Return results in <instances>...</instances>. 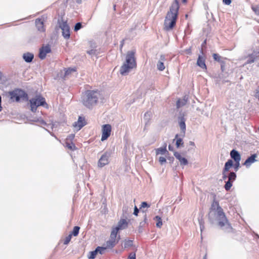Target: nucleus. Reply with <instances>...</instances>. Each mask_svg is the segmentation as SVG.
<instances>
[{"label":"nucleus","mask_w":259,"mask_h":259,"mask_svg":"<svg viewBox=\"0 0 259 259\" xmlns=\"http://www.w3.org/2000/svg\"><path fill=\"white\" fill-rule=\"evenodd\" d=\"M2 77V73L0 72V79Z\"/></svg>","instance_id":"338daca9"},{"label":"nucleus","mask_w":259,"mask_h":259,"mask_svg":"<svg viewBox=\"0 0 259 259\" xmlns=\"http://www.w3.org/2000/svg\"><path fill=\"white\" fill-rule=\"evenodd\" d=\"M179 125L181 130L184 132L186 130L185 119L184 117H180Z\"/></svg>","instance_id":"c85d7f7f"},{"label":"nucleus","mask_w":259,"mask_h":259,"mask_svg":"<svg viewBox=\"0 0 259 259\" xmlns=\"http://www.w3.org/2000/svg\"><path fill=\"white\" fill-rule=\"evenodd\" d=\"M81 27H82V24L81 23H80V22L77 23L74 26V31H78L81 28Z\"/></svg>","instance_id":"37998d69"},{"label":"nucleus","mask_w":259,"mask_h":259,"mask_svg":"<svg viewBox=\"0 0 259 259\" xmlns=\"http://www.w3.org/2000/svg\"><path fill=\"white\" fill-rule=\"evenodd\" d=\"M187 51L188 52V53L190 54L191 53L190 49H189V50H188Z\"/></svg>","instance_id":"680f3d73"},{"label":"nucleus","mask_w":259,"mask_h":259,"mask_svg":"<svg viewBox=\"0 0 259 259\" xmlns=\"http://www.w3.org/2000/svg\"><path fill=\"white\" fill-rule=\"evenodd\" d=\"M79 229H80L79 227H78V226L74 227L73 228V231L71 234H72V235H73L74 236H77L79 233Z\"/></svg>","instance_id":"c9c22d12"},{"label":"nucleus","mask_w":259,"mask_h":259,"mask_svg":"<svg viewBox=\"0 0 259 259\" xmlns=\"http://www.w3.org/2000/svg\"><path fill=\"white\" fill-rule=\"evenodd\" d=\"M119 231V230L117 229L116 227L113 228L111 231L110 237L112 238H114L115 239H117V236Z\"/></svg>","instance_id":"c756f323"},{"label":"nucleus","mask_w":259,"mask_h":259,"mask_svg":"<svg viewBox=\"0 0 259 259\" xmlns=\"http://www.w3.org/2000/svg\"><path fill=\"white\" fill-rule=\"evenodd\" d=\"M197 65L201 67L203 69H206V66L205 63V59L201 56L199 55L198 56L197 61Z\"/></svg>","instance_id":"6ab92c4d"},{"label":"nucleus","mask_w":259,"mask_h":259,"mask_svg":"<svg viewBox=\"0 0 259 259\" xmlns=\"http://www.w3.org/2000/svg\"><path fill=\"white\" fill-rule=\"evenodd\" d=\"M222 175L223 180H225L228 178V172L223 170Z\"/></svg>","instance_id":"49530a36"},{"label":"nucleus","mask_w":259,"mask_h":259,"mask_svg":"<svg viewBox=\"0 0 259 259\" xmlns=\"http://www.w3.org/2000/svg\"><path fill=\"white\" fill-rule=\"evenodd\" d=\"M239 165H240V162H239V164H238L237 162H235V164L234 165V168H235V171H237L238 169V168L239 167Z\"/></svg>","instance_id":"864d4df0"},{"label":"nucleus","mask_w":259,"mask_h":259,"mask_svg":"<svg viewBox=\"0 0 259 259\" xmlns=\"http://www.w3.org/2000/svg\"><path fill=\"white\" fill-rule=\"evenodd\" d=\"M144 217V221L140 223V226H141L144 225V224H146L147 223V218L146 214H145Z\"/></svg>","instance_id":"8fccbe9b"},{"label":"nucleus","mask_w":259,"mask_h":259,"mask_svg":"<svg viewBox=\"0 0 259 259\" xmlns=\"http://www.w3.org/2000/svg\"><path fill=\"white\" fill-rule=\"evenodd\" d=\"M198 221H199V224L200 225V228L201 231L202 232V230L204 228V222H203L202 218L200 219H199Z\"/></svg>","instance_id":"79ce46f5"},{"label":"nucleus","mask_w":259,"mask_h":259,"mask_svg":"<svg viewBox=\"0 0 259 259\" xmlns=\"http://www.w3.org/2000/svg\"><path fill=\"white\" fill-rule=\"evenodd\" d=\"M256 157L257 155L256 154L251 155V156L246 159L243 164L245 165L246 167L250 166L252 163L256 161L255 160V158Z\"/></svg>","instance_id":"f3484780"},{"label":"nucleus","mask_w":259,"mask_h":259,"mask_svg":"<svg viewBox=\"0 0 259 259\" xmlns=\"http://www.w3.org/2000/svg\"><path fill=\"white\" fill-rule=\"evenodd\" d=\"M213 59L218 62L221 61V57L218 54H213Z\"/></svg>","instance_id":"a19ab883"},{"label":"nucleus","mask_w":259,"mask_h":259,"mask_svg":"<svg viewBox=\"0 0 259 259\" xmlns=\"http://www.w3.org/2000/svg\"><path fill=\"white\" fill-rule=\"evenodd\" d=\"M175 147H168V149L170 151H174Z\"/></svg>","instance_id":"5fc2aeb1"},{"label":"nucleus","mask_w":259,"mask_h":259,"mask_svg":"<svg viewBox=\"0 0 259 259\" xmlns=\"http://www.w3.org/2000/svg\"><path fill=\"white\" fill-rule=\"evenodd\" d=\"M186 2H187V0H182V2L184 3H186Z\"/></svg>","instance_id":"e2e57ef3"},{"label":"nucleus","mask_w":259,"mask_h":259,"mask_svg":"<svg viewBox=\"0 0 259 259\" xmlns=\"http://www.w3.org/2000/svg\"><path fill=\"white\" fill-rule=\"evenodd\" d=\"M168 157H165V156H160L158 158V161L160 162V164L162 165L164 163L166 162V158Z\"/></svg>","instance_id":"58836bf2"},{"label":"nucleus","mask_w":259,"mask_h":259,"mask_svg":"<svg viewBox=\"0 0 259 259\" xmlns=\"http://www.w3.org/2000/svg\"><path fill=\"white\" fill-rule=\"evenodd\" d=\"M97 249H98V253L101 254L104 253L105 250L107 249L105 246L100 247L98 246L97 247Z\"/></svg>","instance_id":"e433bc0d"},{"label":"nucleus","mask_w":259,"mask_h":259,"mask_svg":"<svg viewBox=\"0 0 259 259\" xmlns=\"http://www.w3.org/2000/svg\"><path fill=\"white\" fill-rule=\"evenodd\" d=\"M203 259H206V255H205V256H204Z\"/></svg>","instance_id":"774afa93"},{"label":"nucleus","mask_w":259,"mask_h":259,"mask_svg":"<svg viewBox=\"0 0 259 259\" xmlns=\"http://www.w3.org/2000/svg\"><path fill=\"white\" fill-rule=\"evenodd\" d=\"M205 43H206V41L205 40V41L203 42V44H202V46L204 45L205 44Z\"/></svg>","instance_id":"0e129e2a"},{"label":"nucleus","mask_w":259,"mask_h":259,"mask_svg":"<svg viewBox=\"0 0 259 259\" xmlns=\"http://www.w3.org/2000/svg\"><path fill=\"white\" fill-rule=\"evenodd\" d=\"M76 2L78 4H80L81 3V0H76Z\"/></svg>","instance_id":"13d9d810"},{"label":"nucleus","mask_w":259,"mask_h":259,"mask_svg":"<svg viewBox=\"0 0 259 259\" xmlns=\"http://www.w3.org/2000/svg\"><path fill=\"white\" fill-rule=\"evenodd\" d=\"M34 58L33 54L30 53H24L23 55V59L27 63L31 62Z\"/></svg>","instance_id":"4be33fe9"},{"label":"nucleus","mask_w":259,"mask_h":259,"mask_svg":"<svg viewBox=\"0 0 259 259\" xmlns=\"http://www.w3.org/2000/svg\"><path fill=\"white\" fill-rule=\"evenodd\" d=\"M111 126L109 124H104L102 127V138L101 141H103L106 140L111 134Z\"/></svg>","instance_id":"6e6552de"},{"label":"nucleus","mask_w":259,"mask_h":259,"mask_svg":"<svg viewBox=\"0 0 259 259\" xmlns=\"http://www.w3.org/2000/svg\"><path fill=\"white\" fill-rule=\"evenodd\" d=\"M188 97L185 96L184 98L182 99L179 100L177 102V107L178 108H179L185 105L187 102Z\"/></svg>","instance_id":"bb28decb"},{"label":"nucleus","mask_w":259,"mask_h":259,"mask_svg":"<svg viewBox=\"0 0 259 259\" xmlns=\"http://www.w3.org/2000/svg\"><path fill=\"white\" fill-rule=\"evenodd\" d=\"M152 113L150 111L146 112L144 116V120L145 121V125H147L149 124L150 120L152 117Z\"/></svg>","instance_id":"393cba45"},{"label":"nucleus","mask_w":259,"mask_h":259,"mask_svg":"<svg viewBox=\"0 0 259 259\" xmlns=\"http://www.w3.org/2000/svg\"><path fill=\"white\" fill-rule=\"evenodd\" d=\"M208 219L211 223L217 222L219 226L225 232H231L232 227L229 223L223 209L219 202L214 200L208 213Z\"/></svg>","instance_id":"f257e3e1"},{"label":"nucleus","mask_w":259,"mask_h":259,"mask_svg":"<svg viewBox=\"0 0 259 259\" xmlns=\"http://www.w3.org/2000/svg\"><path fill=\"white\" fill-rule=\"evenodd\" d=\"M72 238V234H69L64 239V244L65 245L68 244L71 240Z\"/></svg>","instance_id":"4c0bfd02"},{"label":"nucleus","mask_w":259,"mask_h":259,"mask_svg":"<svg viewBox=\"0 0 259 259\" xmlns=\"http://www.w3.org/2000/svg\"><path fill=\"white\" fill-rule=\"evenodd\" d=\"M156 155H162L165 157H169V152L166 149V147H162L159 148H157L156 149Z\"/></svg>","instance_id":"a211bd4d"},{"label":"nucleus","mask_w":259,"mask_h":259,"mask_svg":"<svg viewBox=\"0 0 259 259\" xmlns=\"http://www.w3.org/2000/svg\"><path fill=\"white\" fill-rule=\"evenodd\" d=\"M135 52L133 51L127 53L125 61L121 66L120 73L122 75H126L131 70L136 67V61L135 58Z\"/></svg>","instance_id":"20e7f679"},{"label":"nucleus","mask_w":259,"mask_h":259,"mask_svg":"<svg viewBox=\"0 0 259 259\" xmlns=\"http://www.w3.org/2000/svg\"><path fill=\"white\" fill-rule=\"evenodd\" d=\"M76 71L75 68H69L65 69L64 77H68L72 73Z\"/></svg>","instance_id":"cd10ccee"},{"label":"nucleus","mask_w":259,"mask_h":259,"mask_svg":"<svg viewBox=\"0 0 259 259\" xmlns=\"http://www.w3.org/2000/svg\"><path fill=\"white\" fill-rule=\"evenodd\" d=\"M223 2L225 5H229L232 2V0H223Z\"/></svg>","instance_id":"603ef678"},{"label":"nucleus","mask_w":259,"mask_h":259,"mask_svg":"<svg viewBox=\"0 0 259 259\" xmlns=\"http://www.w3.org/2000/svg\"><path fill=\"white\" fill-rule=\"evenodd\" d=\"M174 155L179 160L181 165H186L188 164V160L185 157L182 156L181 154L178 152H175Z\"/></svg>","instance_id":"2eb2a0df"},{"label":"nucleus","mask_w":259,"mask_h":259,"mask_svg":"<svg viewBox=\"0 0 259 259\" xmlns=\"http://www.w3.org/2000/svg\"><path fill=\"white\" fill-rule=\"evenodd\" d=\"M119 239V235H118L117 239H115L114 238H112L110 237L109 240L106 242L104 245L107 249L112 248L118 243Z\"/></svg>","instance_id":"9b49d317"},{"label":"nucleus","mask_w":259,"mask_h":259,"mask_svg":"<svg viewBox=\"0 0 259 259\" xmlns=\"http://www.w3.org/2000/svg\"><path fill=\"white\" fill-rule=\"evenodd\" d=\"M15 94L20 98V100L21 99H24L27 97V95L22 90H15Z\"/></svg>","instance_id":"b1692460"},{"label":"nucleus","mask_w":259,"mask_h":259,"mask_svg":"<svg viewBox=\"0 0 259 259\" xmlns=\"http://www.w3.org/2000/svg\"><path fill=\"white\" fill-rule=\"evenodd\" d=\"M98 253V249L96 248V249L93 251L90 252V255L89 256V258L90 259H94L96 257V255Z\"/></svg>","instance_id":"473e14b6"},{"label":"nucleus","mask_w":259,"mask_h":259,"mask_svg":"<svg viewBox=\"0 0 259 259\" xmlns=\"http://www.w3.org/2000/svg\"><path fill=\"white\" fill-rule=\"evenodd\" d=\"M230 155L232 159L234 160L235 162H237V164H239V162H240L241 159V156L240 154L238 151L233 149L230 152Z\"/></svg>","instance_id":"dca6fc26"},{"label":"nucleus","mask_w":259,"mask_h":259,"mask_svg":"<svg viewBox=\"0 0 259 259\" xmlns=\"http://www.w3.org/2000/svg\"><path fill=\"white\" fill-rule=\"evenodd\" d=\"M150 204H148L146 202L144 201V202H142L141 207L140 208L142 209L143 208H145V207L148 208V207H150Z\"/></svg>","instance_id":"c03bdc74"},{"label":"nucleus","mask_w":259,"mask_h":259,"mask_svg":"<svg viewBox=\"0 0 259 259\" xmlns=\"http://www.w3.org/2000/svg\"><path fill=\"white\" fill-rule=\"evenodd\" d=\"M36 26L38 31L41 32L45 31V29L44 26V23L40 19H37L35 20Z\"/></svg>","instance_id":"412c9836"},{"label":"nucleus","mask_w":259,"mask_h":259,"mask_svg":"<svg viewBox=\"0 0 259 259\" xmlns=\"http://www.w3.org/2000/svg\"><path fill=\"white\" fill-rule=\"evenodd\" d=\"M139 212V209L137 208V207L136 206H135L134 207V213H133L134 214L137 216Z\"/></svg>","instance_id":"09e8293b"},{"label":"nucleus","mask_w":259,"mask_h":259,"mask_svg":"<svg viewBox=\"0 0 259 259\" xmlns=\"http://www.w3.org/2000/svg\"><path fill=\"white\" fill-rule=\"evenodd\" d=\"M182 140L181 139H178L176 141V146H180L183 145Z\"/></svg>","instance_id":"de8ad7c7"},{"label":"nucleus","mask_w":259,"mask_h":259,"mask_svg":"<svg viewBox=\"0 0 259 259\" xmlns=\"http://www.w3.org/2000/svg\"><path fill=\"white\" fill-rule=\"evenodd\" d=\"M110 156L111 152H110L107 151L103 154L98 161V166L101 168L108 164L109 162Z\"/></svg>","instance_id":"0eeeda50"},{"label":"nucleus","mask_w":259,"mask_h":259,"mask_svg":"<svg viewBox=\"0 0 259 259\" xmlns=\"http://www.w3.org/2000/svg\"><path fill=\"white\" fill-rule=\"evenodd\" d=\"M85 125V119L81 116H79L77 121L75 122L73 124L74 128H75L77 131L80 130Z\"/></svg>","instance_id":"ddd939ff"},{"label":"nucleus","mask_w":259,"mask_h":259,"mask_svg":"<svg viewBox=\"0 0 259 259\" xmlns=\"http://www.w3.org/2000/svg\"><path fill=\"white\" fill-rule=\"evenodd\" d=\"M40 123H42V124H46V123L45 122V121L42 120H41L40 121Z\"/></svg>","instance_id":"bf43d9fd"},{"label":"nucleus","mask_w":259,"mask_h":259,"mask_svg":"<svg viewBox=\"0 0 259 259\" xmlns=\"http://www.w3.org/2000/svg\"><path fill=\"white\" fill-rule=\"evenodd\" d=\"M11 98L13 100H15L17 102L20 101V98L15 94V91H13L10 93Z\"/></svg>","instance_id":"f704fd0d"},{"label":"nucleus","mask_w":259,"mask_h":259,"mask_svg":"<svg viewBox=\"0 0 259 259\" xmlns=\"http://www.w3.org/2000/svg\"><path fill=\"white\" fill-rule=\"evenodd\" d=\"M74 138V135L70 134L66 139V146H75V143L73 142Z\"/></svg>","instance_id":"5701e85b"},{"label":"nucleus","mask_w":259,"mask_h":259,"mask_svg":"<svg viewBox=\"0 0 259 259\" xmlns=\"http://www.w3.org/2000/svg\"><path fill=\"white\" fill-rule=\"evenodd\" d=\"M101 97L98 91L88 90L82 95L81 102L84 106L91 109L97 104Z\"/></svg>","instance_id":"7ed1b4c3"},{"label":"nucleus","mask_w":259,"mask_h":259,"mask_svg":"<svg viewBox=\"0 0 259 259\" xmlns=\"http://www.w3.org/2000/svg\"><path fill=\"white\" fill-rule=\"evenodd\" d=\"M67 148L68 149V152L70 153V156L72 157L74 154L73 152L77 149V147H67Z\"/></svg>","instance_id":"72a5a7b5"},{"label":"nucleus","mask_w":259,"mask_h":259,"mask_svg":"<svg viewBox=\"0 0 259 259\" xmlns=\"http://www.w3.org/2000/svg\"><path fill=\"white\" fill-rule=\"evenodd\" d=\"M128 223L125 219H122L118 223L117 226L116 227L119 230H123L127 228Z\"/></svg>","instance_id":"aec40b11"},{"label":"nucleus","mask_w":259,"mask_h":259,"mask_svg":"<svg viewBox=\"0 0 259 259\" xmlns=\"http://www.w3.org/2000/svg\"><path fill=\"white\" fill-rule=\"evenodd\" d=\"M256 96H259V89L257 90Z\"/></svg>","instance_id":"4d7b16f0"},{"label":"nucleus","mask_w":259,"mask_h":259,"mask_svg":"<svg viewBox=\"0 0 259 259\" xmlns=\"http://www.w3.org/2000/svg\"><path fill=\"white\" fill-rule=\"evenodd\" d=\"M259 57V49L258 50L254 51L253 52L248 55L246 64H251L255 61Z\"/></svg>","instance_id":"9d476101"},{"label":"nucleus","mask_w":259,"mask_h":259,"mask_svg":"<svg viewBox=\"0 0 259 259\" xmlns=\"http://www.w3.org/2000/svg\"><path fill=\"white\" fill-rule=\"evenodd\" d=\"M233 161L231 159L228 160L225 164V166L223 169V171L228 172L229 169L233 166Z\"/></svg>","instance_id":"a878e982"},{"label":"nucleus","mask_w":259,"mask_h":259,"mask_svg":"<svg viewBox=\"0 0 259 259\" xmlns=\"http://www.w3.org/2000/svg\"><path fill=\"white\" fill-rule=\"evenodd\" d=\"M190 146H192V145H194V144L192 142H190Z\"/></svg>","instance_id":"052dcab7"},{"label":"nucleus","mask_w":259,"mask_h":259,"mask_svg":"<svg viewBox=\"0 0 259 259\" xmlns=\"http://www.w3.org/2000/svg\"><path fill=\"white\" fill-rule=\"evenodd\" d=\"M179 5L178 0H175L170 7L164 20V29L169 30L174 28L178 17Z\"/></svg>","instance_id":"f03ea898"},{"label":"nucleus","mask_w":259,"mask_h":259,"mask_svg":"<svg viewBox=\"0 0 259 259\" xmlns=\"http://www.w3.org/2000/svg\"><path fill=\"white\" fill-rule=\"evenodd\" d=\"M50 52L51 48L49 46L43 47L39 50V57L41 59H44L46 58L47 54Z\"/></svg>","instance_id":"f8f14e48"},{"label":"nucleus","mask_w":259,"mask_h":259,"mask_svg":"<svg viewBox=\"0 0 259 259\" xmlns=\"http://www.w3.org/2000/svg\"><path fill=\"white\" fill-rule=\"evenodd\" d=\"M1 101H2V99H1V97L0 96V111L2 110V106H1Z\"/></svg>","instance_id":"6e6d98bb"},{"label":"nucleus","mask_w":259,"mask_h":259,"mask_svg":"<svg viewBox=\"0 0 259 259\" xmlns=\"http://www.w3.org/2000/svg\"><path fill=\"white\" fill-rule=\"evenodd\" d=\"M133 245V241L132 240H125L124 242V248H128L132 246Z\"/></svg>","instance_id":"2f4dec72"},{"label":"nucleus","mask_w":259,"mask_h":259,"mask_svg":"<svg viewBox=\"0 0 259 259\" xmlns=\"http://www.w3.org/2000/svg\"><path fill=\"white\" fill-rule=\"evenodd\" d=\"M251 8L253 12L259 16V7L258 6H252Z\"/></svg>","instance_id":"ea45409f"},{"label":"nucleus","mask_w":259,"mask_h":259,"mask_svg":"<svg viewBox=\"0 0 259 259\" xmlns=\"http://www.w3.org/2000/svg\"><path fill=\"white\" fill-rule=\"evenodd\" d=\"M59 27L62 30V35L65 39H69L70 37V27L66 21L62 20L58 22Z\"/></svg>","instance_id":"423d86ee"},{"label":"nucleus","mask_w":259,"mask_h":259,"mask_svg":"<svg viewBox=\"0 0 259 259\" xmlns=\"http://www.w3.org/2000/svg\"><path fill=\"white\" fill-rule=\"evenodd\" d=\"M236 174L234 172H230L228 174V180L226 182L224 188L227 191H229L232 186L233 182L236 180Z\"/></svg>","instance_id":"1a4fd4ad"},{"label":"nucleus","mask_w":259,"mask_h":259,"mask_svg":"<svg viewBox=\"0 0 259 259\" xmlns=\"http://www.w3.org/2000/svg\"><path fill=\"white\" fill-rule=\"evenodd\" d=\"M96 50L92 49L90 51H88L87 53L92 56L96 55Z\"/></svg>","instance_id":"a18cd8bd"},{"label":"nucleus","mask_w":259,"mask_h":259,"mask_svg":"<svg viewBox=\"0 0 259 259\" xmlns=\"http://www.w3.org/2000/svg\"><path fill=\"white\" fill-rule=\"evenodd\" d=\"M154 220L157 221L156 226L158 228H161L162 225V222L161 218L159 216H156Z\"/></svg>","instance_id":"7c9ffc66"},{"label":"nucleus","mask_w":259,"mask_h":259,"mask_svg":"<svg viewBox=\"0 0 259 259\" xmlns=\"http://www.w3.org/2000/svg\"><path fill=\"white\" fill-rule=\"evenodd\" d=\"M165 61V56L163 55H160V59L157 63V68L159 71H163L165 69L164 62Z\"/></svg>","instance_id":"4468645a"},{"label":"nucleus","mask_w":259,"mask_h":259,"mask_svg":"<svg viewBox=\"0 0 259 259\" xmlns=\"http://www.w3.org/2000/svg\"><path fill=\"white\" fill-rule=\"evenodd\" d=\"M128 259H136V254L131 253L129 254Z\"/></svg>","instance_id":"3c124183"},{"label":"nucleus","mask_w":259,"mask_h":259,"mask_svg":"<svg viewBox=\"0 0 259 259\" xmlns=\"http://www.w3.org/2000/svg\"><path fill=\"white\" fill-rule=\"evenodd\" d=\"M31 110L35 112L37 108L40 106H45L47 104L45 99L40 96H36L29 100Z\"/></svg>","instance_id":"39448f33"},{"label":"nucleus","mask_w":259,"mask_h":259,"mask_svg":"<svg viewBox=\"0 0 259 259\" xmlns=\"http://www.w3.org/2000/svg\"><path fill=\"white\" fill-rule=\"evenodd\" d=\"M126 209H127V208L126 207H124L123 208V210H124V209L125 210Z\"/></svg>","instance_id":"69168bd1"}]
</instances>
